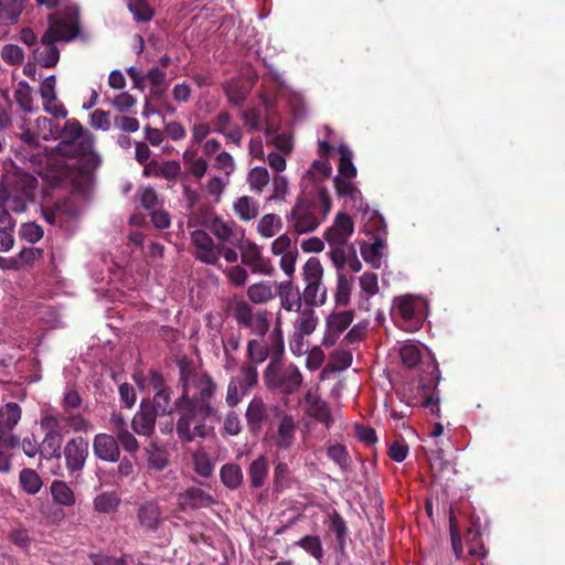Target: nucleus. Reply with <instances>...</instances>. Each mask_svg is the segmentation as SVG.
<instances>
[{
  "label": "nucleus",
  "instance_id": "f257e3e1",
  "mask_svg": "<svg viewBox=\"0 0 565 565\" xmlns=\"http://www.w3.org/2000/svg\"><path fill=\"white\" fill-rule=\"evenodd\" d=\"M57 132L56 152L66 158L76 159L75 169L82 177L90 175L100 163L94 150L95 137L75 118L67 119L62 128L54 126Z\"/></svg>",
  "mask_w": 565,
  "mask_h": 565
},
{
  "label": "nucleus",
  "instance_id": "f03ea898",
  "mask_svg": "<svg viewBox=\"0 0 565 565\" xmlns=\"http://www.w3.org/2000/svg\"><path fill=\"white\" fill-rule=\"evenodd\" d=\"M177 364L179 367V383L182 390L178 398L216 414L217 409L213 401L217 385L212 376L198 371L193 361L186 356L179 359Z\"/></svg>",
  "mask_w": 565,
  "mask_h": 565
},
{
  "label": "nucleus",
  "instance_id": "7ed1b4c3",
  "mask_svg": "<svg viewBox=\"0 0 565 565\" xmlns=\"http://www.w3.org/2000/svg\"><path fill=\"white\" fill-rule=\"evenodd\" d=\"M331 207L328 190L321 186L318 189L317 200L299 196L287 220L292 223V228L298 235L313 232L327 218Z\"/></svg>",
  "mask_w": 565,
  "mask_h": 565
},
{
  "label": "nucleus",
  "instance_id": "20e7f679",
  "mask_svg": "<svg viewBox=\"0 0 565 565\" xmlns=\"http://www.w3.org/2000/svg\"><path fill=\"white\" fill-rule=\"evenodd\" d=\"M174 408L178 415L175 433L182 443H192L198 438L204 439L207 437L210 428L206 420L216 414L182 402L180 398L174 401Z\"/></svg>",
  "mask_w": 565,
  "mask_h": 565
},
{
  "label": "nucleus",
  "instance_id": "39448f33",
  "mask_svg": "<svg viewBox=\"0 0 565 565\" xmlns=\"http://www.w3.org/2000/svg\"><path fill=\"white\" fill-rule=\"evenodd\" d=\"M264 383L270 391H277L284 395L295 394L302 384V374L299 367L289 363L284 365L270 361L264 371Z\"/></svg>",
  "mask_w": 565,
  "mask_h": 565
},
{
  "label": "nucleus",
  "instance_id": "423d86ee",
  "mask_svg": "<svg viewBox=\"0 0 565 565\" xmlns=\"http://www.w3.org/2000/svg\"><path fill=\"white\" fill-rule=\"evenodd\" d=\"M323 267L317 257H310L302 267V278L307 282L302 299L306 306L323 305L327 299V288L322 286Z\"/></svg>",
  "mask_w": 565,
  "mask_h": 565
},
{
  "label": "nucleus",
  "instance_id": "0eeeda50",
  "mask_svg": "<svg viewBox=\"0 0 565 565\" xmlns=\"http://www.w3.org/2000/svg\"><path fill=\"white\" fill-rule=\"evenodd\" d=\"M233 317L239 327L248 328L253 333L264 337L270 327L267 310L254 311L245 300H237L233 307Z\"/></svg>",
  "mask_w": 565,
  "mask_h": 565
},
{
  "label": "nucleus",
  "instance_id": "6e6552de",
  "mask_svg": "<svg viewBox=\"0 0 565 565\" xmlns=\"http://www.w3.org/2000/svg\"><path fill=\"white\" fill-rule=\"evenodd\" d=\"M281 413L278 406L268 405L260 397H253L245 412L249 433L257 436L265 427L271 426V414L279 417Z\"/></svg>",
  "mask_w": 565,
  "mask_h": 565
},
{
  "label": "nucleus",
  "instance_id": "1a4fd4ad",
  "mask_svg": "<svg viewBox=\"0 0 565 565\" xmlns=\"http://www.w3.org/2000/svg\"><path fill=\"white\" fill-rule=\"evenodd\" d=\"M138 526L145 533H156L164 522L163 509L158 499H145L135 504Z\"/></svg>",
  "mask_w": 565,
  "mask_h": 565
},
{
  "label": "nucleus",
  "instance_id": "9d476101",
  "mask_svg": "<svg viewBox=\"0 0 565 565\" xmlns=\"http://www.w3.org/2000/svg\"><path fill=\"white\" fill-rule=\"evenodd\" d=\"M21 416L22 409L18 403L9 402L0 407V446L4 449H13L19 445L20 439L13 434V429Z\"/></svg>",
  "mask_w": 565,
  "mask_h": 565
},
{
  "label": "nucleus",
  "instance_id": "9b49d317",
  "mask_svg": "<svg viewBox=\"0 0 565 565\" xmlns=\"http://www.w3.org/2000/svg\"><path fill=\"white\" fill-rule=\"evenodd\" d=\"M353 318V310L331 312L326 319V332L322 339V344L326 348L333 347L340 334L351 326Z\"/></svg>",
  "mask_w": 565,
  "mask_h": 565
},
{
  "label": "nucleus",
  "instance_id": "f8f14e48",
  "mask_svg": "<svg viewBox=\"0 0 565 565\" xmlns=\"http://www.w3.org/2000/svg\"><path fill=\"white\" fill-rule=\"evenodd\" d=\"M63 455L70 472L81 471L88 456V441L82 436L70 439L64 446Z\"/></svg>",
  "mask_w": 565,
  "mask_h": 565
},
{
  "label": "nucleus",
  "instance_id": "ddd939ff",
  "mask_svg": "<svg viewBox=\"0 0 565 565\" xmlns=\"http://www.w3.org/2000/svg\"><path fill=\"white\" fill-rule=\"evenodd\" d=\"M237 247L241 249L242 263L252 268L253 273L270 275L273 271L271 263L263 257L260 248L254 242H239Z\"/></svg>",
  "mask_w": 565,
  "mask_h": 565
},
{
  "label": "nucleus",
  "instance_id": "4468645a",
  "mask_svg": "<svg viewBox=\"0 0 565 565\" xmlns=\"http://www.w3.org/2000/svg\"><path fill=\"white\" fill-rule=\"evenodd\" d=\"M353 231L354 223L351 216L348 213L339 212L333 224L326 230L323 237L329 245L348 244Z\"/></svg>",
  "mask_w": 565,
  "mask_h": 565
},
{
  "label": "nucleus",
  "instance_id": "2eb2a0df",
  "mask_svg": "<svg viewBox=\"0 0 565 565\" xmlns=\"http://www.w3.org/2000/svg\"><path fill=\"white\" fill-rule=\"evenodd\" d=\"M431 369V379L429 380V383L420 385L424 394L423 406L428 408L433 415L440 418L441 411L439 406L440 397L438 385L440 383L441 375L436 360L433 361Z\"/></svg>",
  "mask_w": 565,
  "mask_h": 565
},
{
  "label": "nucleus",
  "instance_id": "dca6fc26",
  "mask_svg": "<svg viewBox=\"0 0 565 565\" xmlns=\"http://www.w3.org/2000/svg\"><path fill=\"white\" fill-rule=\"evenodd\" d=\"M93 451L96 458L107 461L117 462L120 458V447L114 435L99 433L94 436Z\"/></svg>",
  "mask_w": 565,
  "mask_h": 565
},
{
  "label": "nucleus",
  "instance_id": "f3484780",
  "mask_svg": "<svg viewBox=\"0 0 565 565\" xmlns=\"http://www.w3.org/2000/svg\"><path fill=\"white\" fill-rule=\"evenodd\" d=\"M279 417L277 433H266L265 439H271L277 448L288 450L295 441L296 424L291 415L281 413Z\"/></svg>",
  "mask_w": 565,
  "mask_h": 565
},
{
  "label": "nucleus",
  "instance_id": "a211bd4d",
  "mask_svg": "<svg viewBox=\"0 0 565 565\" xmlns=\"http://www.w3.org/2000/svg\"><path fill=\"white\" fill-rule=\"evenodd\" d=\"M157 413L150 407V401L142 399L139 411L135 414L131 426L136 434L150 436L154 430Z\"/></svg>",
  "mask_w": 565,
  "mask_h": 565
},
{
  "label": "nucleus",
  "instance_id": "6ab92c4d",
  "mask_svg": "<svg viewBox=\"0 0 565 565\" xmlns=\"http://www.w3.org/2000/svg\"><path fill=\"white\" fill-rule=\"evenodd\" d=\"M78 34V28L65 20L55 21L50 24L41 38L42 44H54L58 41L68 42Z\"/></svg>",
  "mask_w": 565,
  "mask_h": 565
},
{
  "label": "nucleus",
  "instance_id": "aec40b11",
  "mask_svg": "<svg viewBox=\"0 0 565 565\" xmlns=\"http://www.w3.org/2000/svg\"><path fill=\"white\" fill-rule=\"evenodd\" d=\"M214 502L213 497L201 488H189L179 494V505L182 511L209 508Z\"/></svg>",
  "mask_w": 565,
  "mask_h": 565
},
{
  "label": "nucleus",
  "instance_id": "412c9836",
  "mask_svg": "<svg viewBox=\"0 0 565 565\" xmlns=\"http://www.w3.org/2000/svg\"><path fill=\"white\" fill-rule=\"evenodd\" d=\"M281 307L287 311H300L302 295L291 280L281 281L278 287Z\"/></svg>",
  "mask_w": 565,
  "mask_h": 565
},
{
  "label": "nucleus",
  "instance_id": "4be33fe9",
  "mask_svg": "<svg viewBox=\"0 0 565 565\" xmlns=\"http://www.w3.org/2000/svg\"><path fill=\"white\" fill-rule=\"evenodd\" d=\"M236 223L234 221L225 222L217 215H211L209 230L222 242H228L233 245H238L243 235L237 238L234 232Z\"/></svg>",
  "mask_w": 565,
  "mask_h": 565
},
{
  "label": "nucleus",
  "instance_id": "5701e85b",
  "mask_svg": "<svg viewBox=\"0 0 565 565\" xmlns=\"http://www.w3.org/2000/svg\"><path fill=\"white\" fill-rule=\"evenodd\" d=\"M306 403L308 404L307 413L309 416L324 424L327 428L332 425L333 419L329 406L321 397L308 393L306 395Z\"/></svg>",
  "mask_w": 565,
  "mask_h": 565
},
{
  "label": "nucleus",
  "instance_id": "b1692460",
  "mask_svg": "<svg viewBox=\"0 0 565 565\" xmlns=\"http://www.w3.org/2000/svg\"><path fill=\"white\" fill-rule=\"evenodd\" d=\"M269 472V461L264 455L253 460L247 469L248 479L253 489L264 487Z\"/></svg>",
  "mask_w": 565,
  "mask_h": 565
},
{
  "label": "nucleus",
  "instance_id": "393cba45",
  "mask_svg": "<svg viewBox=\"0 0 565 565\" xmlns=\"http://www.w3.org/2000/svg\"><path fill=\"white\" fill-rule=\"evenodd\" d=\"M39 181L33 174L18 170L13 174V179L10 183V190L21 194H28L34 199V193L38 188Z\"/></svg>",
  "mask_w": 565,
  "mask_h": 565
},
{
  "label": "nucleus",
  "instance_id": "a878e982",
  "mask_svg": "<svg viewBox=\"0 0 565 565\" xmlns=\"http://www.w3.org/2000/svg\"><path fill=\"white\" fill-rule=\"evenodd\" d=\"M28 0H0V25H11L19 18Z\"/></svg>",
  "mask_w": 565,
  "mask_h": 565
},
{
  "label": "nucleus",
  "instance_id": "bb28decb",
  "mask_svg": "<svg viewBox=\"0 0 565 565\" xmlns=\"http://www.w3.org/2000/svg\"><path fill=\"white\" fill-rule=\"evenodd\" d=\"M220 478L225 488L236 490L242 486L244 475L239 465L228 462L221 467Z\"/></svg>",
  "mask_w": 565,
  "mask_h": 565
},
{
  "label": "nucleus",
  "instance_id": "cd10ccee",
  "mask_svg": "<svg viewBox=\"0 0 565 565\" xmlns=\"http://www.w3.org/2000/svg\"><path fill=\"white\" fill-rule=\"evenodd\" d=\"M236 384L238 383L244 391L249 392L258 384L257 367L253 363L243 362L239 367V374L231 377Z\"/></svg>",
  "mask_w": 565,
  "mask_h": 565
},
{
  "label": "nucleus",
  "instance_id": "c85d7f7f",
  "mask_svg": "<svg viewBox=\"0 0 565 565\" xmlns=\"http://www.w3.org/2000/svg\"><path fill=\"white\" fill-rule=\"evenodd\" d=\"M466 542L469 548V554L478 558H484L488 554L487 548L481 539L480 526L473 523L468 530Z\"/></svg>",
  "mask_w": 565,
  "mask_h": 565
},
{
  "label": "nucleus",
  "instance_id": "c756f323",
  "mask_svg": "<svg viewBox=\"0 0 565 565\" xmlns=\"http://www.w3.org/2000/svg\"><path fill=\"white\" fill-rule=\"evenodd\" d=\"M292 486L291 470L287 462H278L274 468L273 490L280 493Z\"/></svg>",
  "mask_w": 565,
  "mask_h": 565
},
{
  "label": "nucleus",
  "instance_id": "7c9ffc66",
  "mask_svg": "<svg viewBox=\"0 0 565 565\" xmlns=\"http://www.w3.org/2000/svg\"><path fill=\"white\" fill-rule=\"evenodd\" d=\"M33 201L34 199L30 198L28 194H21L9 190L2 200H0V203L8 213L9 211L14 213H22L26 210L28 204Z\"/></svg>",
  "mask_w": 565,
  "mask_h": 565
},
{
  "label": "nucleus",
  "instance_id": "2f4dec72",
  "mask_svg": "<svg viewBox=\"0 0 565 565\" xmlns=\"http://www.w3.org/2000/svg\"><path fill=\"white\" fill-rule=\"evenodd\" d=\"M62 435L45 434L42 443L40 444L41 458L51 460L60 459L61 457Z\"/></svg>",
  "mask_w": 565,
  "mask_h": 565
},
{
  "label": "nucleus",
  "instance_id": "473e14b6",
  "mask_svg": "<svg viewBox=\"0 0 565 565\" xmlns=\"http://www.w3.org/2000/svg\"><path fill=\"white\" fill-rule=\"evenodd\" d=\"M327 456L334 463L339 466V468L343 472H348L352 470V460L345 448V446L341 444H334L327 447Z\"/></svg>",
  "mask_w": 565,
  "mask_h": 565
},
{
  "label": "nucleus",
  "instance_id": "72a5a7b5",
  "mask_svg": "<svg viewBox=\"0 0 565 565\" xmlns=\"http://www.w3.org/2000/svg\"><path fill=\"white\" fill-rule=\"evenodd\" d=\"M329 530L335 534L337 547L341 553L345 550V537L348 534V526L344 519L337 512L333 511L330 515Z\"/></svg>",
  "mask_w": 565,
  "mask_h": 565
},
{
  "label": "nucleus",
  "instance_id": "f704fd0d",
  "mask_svg": "<svg viewBox=\"0 0 565 565\" xmlns=\"http://www.w3.org/2000/svg\"><path fill=\"white\" fill-rule=\"evenodd\" d=\"M43 45L45 46L44 50H40V47L34 50L35 58L42 67L52 68L56 66L60 61V50L55 43Z\"/></svg>",
  "mask_w": 565,
  "mask_h": 565
},
{
  "label": "nucleus",
  "instance_id": "c9c22d12",
  "mask_svg": "<svg viewBox=\"0 0 565 565\" xmlns=\"http://www.w3.org/2000/svg\"><path fill=\"white\" fill-rule=\"evenodd\" d=\"M171 394L170 388L154 393L153 401L150 402V407H153L157 415H170L175 412L174 403H171Z\"/></svg>",
  "mask_w": 565,
  "mask_h": 565
},
{
  "label": "nucleus",
  "instance_id": "e433bc0d",
  "mask_svg": "<svg viewBox=\"0 0 565 565\" xmlns=\"http://www.w3.org/2000/svg\"><path fill=\"white\" fill-rule=\"evenodd\" d=\"M51 493L53 500L61 505L71 507L75 503L74 493L64 481H53L51 484Z\"/></svg>",
  "mask_w": 565,
  "mask_h": 565
},
{
  "label": "nucleus",
  "instance_id": "4c0bfd02",
  "mask_svg": "<svg viewBox=\"0 0 565 565\" xmlns=\"http://www.w3.org/2000/svg\"><path fill=\"white\" fill-rule=\"evenodd\" d=\"M282 226L281 218L274 214H265L257 224V232L266 238L273 237Z\"/></svg>",
  "mask_w": 565,
  "mask_h": 565
},
{
  "label": "nucleus",
  "instance_id": "58836bf2",
  "mask_svg": "<svg viewBox=\"0 0 565 565\" xmlns=\"http://www.w3.org/2000/svg\"><path fill=\"white\" fill-rule=\"evenodd\" d=\"M338 152L340 154L338 177L354 178L356 175V169L352 162V151L347 145H340Z\"/></svg>",
  "mask_w": 565,
  "mask_h": 565
},
{
  "label": "nucleus",
  "instance_id": "ea45409f",
  "mask_svg": "<svg viewBox=\"0 0 565 565\" xmlns=\"http://www.w3.org/2000/svg\"><path fill=\"white\" fill-rule=\"evenodd\" d=\"M19 481L22 489L29 494H35L42 487V480L38 472L30 468L20 471Z\"/></svg>",
  "mask_w": 565,
  "mask_h": 565
},
{
  "label": "nucleus",
  "instance_id": "a19ab883",
  "mask_svg": "<svg viewBox=\"0 0 565 565\" xmlns=\"http://www.w3.org/2000/svg\"><path fill=\"white\" fill-rule=\"evenodd\" d=\"M352 290V278H348L344 274H338L337 289L334 294V301L337 306L345 307L350 302Z\"/></svg>",
  "mask_w": 565,
  "mask_h": 565
},
{
  "label": "nucleus",
  "instance_id": "79ce46f5",
  "mask_svg": "<svg viewBox=\"0 0 565 565\" xmlns=\"http://www.w3.org/2000/svg\"><path fill=\"white\" fill-rule=\"evenodd\" d=\"M269 356V348L264 345L260 341L256 339H252L247 343V363H253V365L264 363Z\"/></svg>",
  "mask_w": 565,
  "mask_h": 565
},
{
  "label": "nucleus",
  "instance_id": "37998d69",
  "mask_svg": "<svg viewBox=\"0 0 565 565\" xmlns=\"http://www.w3.org/2000/svg\"><path fill=\"white\" fill-rule=\"evenodd\" d=\"M128 9L137 22H149L154 15L153 9L146 0H129Z\"/></svg>",
  "mask_w": 565,
  "mask_h": 565
},
{
  "label": "nucleus",
  "instance_id": "c03bdc74",
  "mask_svg": "<svg viewBox=\"0 0 565 565\" xmlns=\"http://www.w3.org/2000/svg\"><path fill=\"white\" fill-rule=\"evenodd\" d=\"M0 225V252L4 253L14 245L13 230L15 227V220L9 214V217L1 222Z\"/></svg>",
  "mask_w": 565,
  "mask_h": 565
},
{
  "label": "nucleus",
  "instance_id": "a18cd8bd",
  "mask_svg": "<svg viewBox=\"0 0 565 565\" xmlns=\"http://www.w3.org/2000/svg\"><path fill=\"white\" fill-rule=\"evenodd\" d=\"M119 503L120 499L115 492H103L94 499V509L99 513H110Z\"/></svg>",
  "mask_w": 565,
  "mask_h": 565
},
{
  "label": "nucleus",
  "instance_id": "49530a36",
  "mask_svg": "<svg viewBox=\"0 0 565 565\" xmlns=\"http://www.w3.org/2000/svg\"><path fill=\"white\" fill-rule=\"evenodd\" d=\"M418 303L411 296L398 299L395 311L405 321H412L417 316Z\"/></svg>",
  "mask_w": 565,
  "mask_h": 565
},
{
  "label": "nucleus",
  "instance_id": "de8ad7c7",
  "mask_svg": "<svg viewBox=\"0 0 565 565\" xmlns=\"http://www.w3.org/2000/svg\"><path fill=\"white\" fill-rule=\"evenodd\" d=\"M55 211L58 213L60 224L66 223L75 218L78 214V209L75 202L70 198L57 200L54 204Z\"/></svg>",
  "mask_w": 565,
  "mask_h": 565
},
{
  "label": "nucleus",
  "instance_id": "09e8293b",
  "mask_svg": "<svg viewBox=\"0 0 565 565\" xmlns=\"http://www.w3.org/2000/svg\"><path fill=\"white\" fill-rule=\"evenodd\" d=\"M273 296L271 287L267 282L254 284L247 289V297L254 303H266Z\"/></svg>",
  "mask_w": 565,
  "mask_h": 565
},
{
  "label": "nucleus",
  "instance_id": "8fccbe9b",
  "mask_svg": "<svg viewBox=\"0 0 565 565\" xmlns=\"http://www.w3.org/2000/svg\"><path fill=\"white\" fill-rule=\"evenodd\" d=\"M234 210L241 220L249 221L257 216L258 209L249 196H242L234 204Z\"/></svg>",
  "mask_w": 565,
  "mask_h": 565
},
{
  "label": "nucleus",
  "instance_id": "3c124183",
  "mask_svg": "<svg viewBox=\"0 0 565 565\" xmlns=\"http://www.w3.org/2000/svg\"><path fill=\"white\" fill-rule=\"evenodd\" d=\"M318 318L312 307L305 308L300 313L298 331L303 335L311 334L317 327Z\"/></svg>",
  "mask_w": 565,
  "mask_h": 565
},
{
  "label": "nucleus",
  "instance_id": "603ef678",
  "mask_svg": "<svg viewBox=\"0 0 565 565\" xmlns=\"http://www.w3.org/2000/svg\"><path fill=\"white\" fill-rule=\"evenodd\" d=\"M296 544L311 556H313L316 559L321 561L323 556V550L319 536L306 535L301 537Z\"/></svg>",
  "mask_w": 565,
  "mask_h": 565
},
{
  "label": "nucleus",
  "instance_id": "864d4df0",
  "mask_svg": "<svg viewBox=\"0 0 565 565\" xmlns=\"http://www.w3.org/2000/svg\"><path fill=\"white\" fill-rule=\"evenodd\" d=\"M399 356L403 364L408 369L416 367L422 361V353L415 344H404L399 350Z\"/></svg>",
  "mask_w": 565,
  "mask_h": 565
},
{
  "label": "nucleus",
  "instance_id": "5fc2aeb1",
  "mask_svg": "<svg viewBox=\"0 0 565 565\" xmlns=\"http://www.w3.org/2000/svg\"><path fill=\"white\" fill-rule=\"evenodd\" d=\"M269 355L270 361H276L277 363H281V356L285 351V344L282 339V333L280 328H275L274 331L269 334Z\"/></svg>",
  "mask_w": 565,
  "mask_h": 565
},
{
  "label": "nucleus",
  "instance_id": "6e6d98bb",
  "mask_svg": "<svg viewBox=\"0 0 565 565\" xmlns=\"http://www.w3.org/2000/svg\"><path fill=\"white\" fill-rule=\"evenodd\" d=\"M19 235L22 239H24L31 244H34V243L39 242L40 239H42V237L44 235V231H43L42 226L39 225L38 223L28 222V223H23L20 226Z\"/></svg>",
  "mask_w": 565,
  "mask_h": 565
},
{
  "label": "nucleus",
  "instance_id": "4d7b16f0",
  "mask_svg": "<svg viewBox=\"0 0 565 565\" xmlns=\"http://www.w3.org/2000/svg\"><path fill=\"white\" fill-rule=\"evenodd\" d=\"M147 463L149 470L156 472L162 471L169 465L167 452L159 448L148 450Z\"/></svg>",
  "mask_w": 565,
  "mask_h": 565
},
{
  "label": "nucleus",
  "instance_id": "13d9d810",
  "mask_svg": "<svg viewBox=\"0 0 565 565\" xmlns=\"http://www.w3.org/2000/svg\"><path fill=\"white\" fill-rule=\"evenodd\" d=\"M61 419L76 433L87 431L92 428V424L81 414L63 413Z\"/></svg>",
  "mask_w": 565,
  "mask_h": 565
},
{
  "label": "nucleus",
  "instance_id": "bf43d9fd",
  "mask_svg": "<svg viewBox=\"0 0 565 565\" xmlns=\"http://www.w3.org/2000/svg\"><path fill=\"white\" fill-rule=\"evenodd\" d=\"M248 181L252 189L260 192L269 182V173L266 168L256 167L249 172Z\"/></svg>",
  "mask_w": 565,
  "mask_h": 565
},
{
  "label": "nucleus",
  "instance_id": "052dcab7",
  "mask_svg": "<svg viewBox=\"0 0 565 565\" xmlns=\"http://www.w3.org/2000/svg\"><path fill=\"white\" fill-rule=\"evenodd\" d=\"M1 57L10 65H19L23 62V50L14 44H7L2 47Z\"/></svg>",
  "mask_w": 565,
  "mask_h": 565
},
{
  "label": "nucleus",
  "instance_id": "680f3d73",
  "mask_svg": "<svg viewBox=\"0 0 565 565\" xmlns=\"http://www.w3.org/2000/svg\"><path fill=\"white\" fill-rule=\"evenodd\" d=\"M56 78L54 75H50L40 85V94L43 99V104H54L56 102L55 93Z\"/></svg>",
  "mask_w": 565,
  "mask_h": 565
},
{
  "label": "nucleus",
  "instance_id": "e2e57ef3",
  "mask_svg": "<svg viewBox=\"0 0 565 565\" xmlns=\"http://www.w3.org/2000/svg\"><path fill=\"white\" fill-rule=\"evenodd\" d=\"M352 178H344V177H335L334 188L340 196H351L354 198L355 194H360V191L356 189V186L351 182Z\"/></svg>",
  "mask_w": 565,
  "mask_h": 565
},
{
  "label": "nucleus",
  "instance_id": "0e129e2a",
  "mask_svg": "<svg viewBox=\"0 0 565 565\" xmlns=\"http://www.w3.org/2000/svg\"><path fill=\"white\" fill-rule=\"evenodd\" d=\"M115 438L117 439L119 447L121 446L125 451L131 455L138 451L139 443L128 429L115 435Z\"/></svg>",
  "mask_w": 565,
  "mask_h": 565
},
{
  "label": "nucleus",
  "instance_id": "69168bd1",
  "mask_svg": "<svg viewBox=\"0 0 565 565\" xmlns=\"http://www.w3.org/2000/svg\"><path fill=\"white\" fill-rule=\"evenodd\" d=\"M360 287L367 297H373L379 292V280L375 273H364L360 277Z\"/></svg>",
  "mask_w": 565,
  "mask_h": 565
},
{
  "label": "nucleus",
  "instance_id": "338daca9",
  "mask_svg": "<svg viewBox=\"0 0 565 565\" xmlns=\"http://www.w3.org/2000/svg\"><path fill=\"white\" fill-rule=\"evenodd\" d=\"M246 394L248 392L244 391L238 383L236 384L233 380H230L226 391V403L230 407L237 406Z\"/></svg>",
  "mask_w": 565,
  "mask_h": 565
},
{
  "label": "nucleus",
  "instance_id": "774afa93",
  "mask_svg": "<svg viewBox=\"0 0 565 565\" xmlns=\"http://www.w3.org/2000/svg\"><path fill=\"white\" fill-rule=\"evenodd\" d=\"M159 178H163L168 181H174L181 171V166L178 161H164L159 163Z\"/></svg>",
  "mask_w": 565,
  "mask_h": 565
}]
</instances>
